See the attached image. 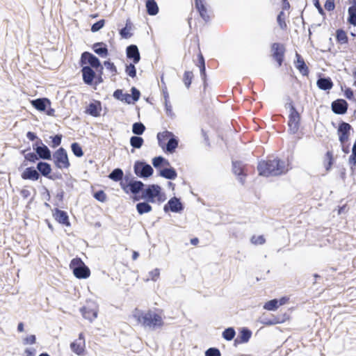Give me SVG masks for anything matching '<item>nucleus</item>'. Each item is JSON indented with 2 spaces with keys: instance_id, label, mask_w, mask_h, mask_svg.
<instances>
[{
  "instance_id": "1",
  "label": "nucleus",
  "mask_w": 356,
  "mask_h": 356,
  "mask_svg": "<svg viewBox=\"0 0 356 356\" xmlns=\"http://www.w3.org/2000/svg\"><path fill=\"white\" fill-rule=\"evenodd\" d=\"M257 169L258 175L264 177L280 176L285 175L288 171L284 161L278 157L259 161Z\"/></svg>"
},
{
  "instance_id": "2",
  "label": "nucleus",
  "mask_w": 356,
  "mask_h": 356,
  "mask_svg": "<svg viewBox=\"0 0 356 356\" xmlns=\"http://www.w3.org/2000/svg\"><path fill=\"white\" fill-rule=\"evenodd\" d=\"M90 51H83L81 54L79 60V65L81 67V73L82 80L84 84L97 89V86L100 84L97 76L92 63L90 61Z\"/></svg>"
},
{
  "instance_id": "3",
  "label": "nucleus",
  "mask_w": 356,
  "mask_h": 356,
  "mask_svg": "<svg viewBox=\"0 0 356 356\" xmlns=\"http://www.w3.org/2000/svg\"><path fill=\"white\" fill-rule=\"evenodd\" d=\"M132 316L137 321L138 324L152 330L161 328L164 324L162 317L151 309L145 312L136 308L133 311Z\"/></svg>"
},
{
  "instance_id": "4",
  "label": "nucleus",
  "mask_w": 356,
  "mask_h": 356,
  "mask_svg": "<svg viewBox=\"0 0 356 356\" xmlns=\"http://www.w3.org/2000/svg\"><path fill=\"white\" fill-rule=\"evenodd\" d=\"M156 138L159 146L167 154H173L179 146V138L170 131L159 132Z\"/></svg>"
},
{
  "instance_id": "5",
  "label": "nucleus",
  "mask_w": 356,
  "mask_h": 356,
  "mask_svg": "<svg viewBox=\"0 0 356 356\" xmlns=\"http://www.w3.org/2000/svg\"><path fill=\"white\" fill-rule=\"evenodd\" d=\"M33 152H29V154L26 159L33 161L35 163L38 161H51L52 152L47 145L43 143L42 140L32 144Z\"/></svg>"
},
{
  "instance_id": "6",
  "label": "nucleus",
  "mask_w": 356,
  "mask_h": 356,
  "mask_svg": "<svg viewBox=\"0 0 356 356\" xmlns=\"http://www.w3.org/2000/svg\"><path fill=\"white\" fill-rule=\"evenodd\" d=\"M74 276L79 280H86L90 276V269L79 257L73 258L69 265Z\"/></svg>"
},
{
  "instance_id": "7",
  "label": "nucleus",
  "mask_w": 356,
  "mask_h": 356,
  "mask_svg": "<svg viewBox=\"0 0 356 356\" xmlns=\"http://www.w3.org/2000/svg\"><path fill=\"white\" fill-rule=\"evenodd\" d=\"M131 93L124 92L123 89H116L113 93V97L116 100L122 102L127 104H135L140 98V91L136 88L132 86L130 90Z\"/></svg>"
},
{
  "instance_id": "8",
  "label": "nucleus",
  "mask_w": 356,
  "mask_h": 356,
  "mask_svg": "<svg viewBox=\"0 0 356 356\" xmlns=\"http://www.w3.org/2000/svg\"><path fill=\"white\" fill-rule=\"evenodd\" d=\"M51 160L58 169H68L71 164L67 150L63 147H59L52 153Z\"/></svg>"
},
{
  "instance_id": "9",
  "label": "nucleus",
  "mask_w": 356,
  "mask_h": 356,
  "mask_svg": "<svg viewBox=\"0 0 356 356\" xmlns=\"http://www.w3.org/2000/svg\"><path fill=\"white\" fill-rule=\"evenodd\" d=\"M134 172L136 177L146 180L153 175L154 169L145 160H136L134 163Z\"/></svg>"
},
{
  "instance_id": "10",
  "label": "nucleus",
  "mask_w": 356,
  "mask_h": 356,
  "mask_svg": "<svg viewBox=\"0 0 356 356\" xmlns=\"http://www.w3.org/2000/svg\"><path fill=\"white\" fill-rule=\"evenodd\" d=\"M31 106L37 111L49 116H54L55 109L51 108V102L47 97H39L31 101Z\"/></svg>"
},
{
  "instance_id": "11",
  "label": "nucleus",
  "mask_w": 356,
  "mask_h": 356,
  "mask_svg": "<svg viewBox=\"0 0 356 356\" xmlns=\"http://www.w3.org/2000/svg\"><path fill=\"white\" fill-rule=\"evenodd\" d=\"M291 109H289V120L287 122L288 131L290 134L298 133L301 124V115L296 107L292 105Z\"/></svg>"
},
{
  "instance_id": "12",
  "label": "nucleus",
  "mask_w": 356,
  "mask_h": 356,
  "mask_svg": "<svg viewBox=\"0 0 356 356\" xmlns=\"http://www.w3.org/2000/svg\"><path fill=\"white\" fill-rule=\"evenodd\" d=\"M290 315L286 313L279 314L277 315L270 314L269 317L264 314L258 319V322L266 326H271L277 324H282L289 320Z\"/></svg>"
},
{
  "instance_id": "13",
  "label": "nucleus",
  "mask_w": 356,
  "mask_h": 356,
  "mask_svg": "<svg viewBox=\"0 0 356 356\" xmlns=\"http://www.w3.org/2000/svg\"><path fill=\"white\" fill-rule=\"evenodd\" d=\"M184 209L185 205L184 202H182L181 197H178L175 195L170 197L163 206V211L165 213L169 212L181 213Z\"/></svg>"
},
{
  "instance_id": "14",
  "label": "nucleus",
  "mask_w": 356,
  "mask_h": 356,
  "mask_svg": "<svg viewBox=\"0 0 356 356\" xmlns=\"http://www.w3.org/2000/svg\"><path fill=\"white\" fill-rule=\"evenodd\" d=\"M270 52L273 59L281 67L284 61L286 48L281 42H273L270 44Z\"/></svg>"
},
{
  "instance_id": "15",
  "label": "nucleus",
  "mask_w": 356,
  "mask_h": 356,
  "mask_svg": "<svg viewBox=\"0 0 356 356\" xmlns=\"http://www.w3.org/2000/svg\"><path fill=\"white\" fill-rule=\"evenodd\" d=\"M351 132H354L352 126L349 123L341 120L337 127V135L340 143L348 142Z\"/></svg>"
},
{
  "instance_id": "16",
  "label": "nucleus",
  "mask_w": 356,
  "mask_h": 356,
  "mask_svg": "<svg viewBox=\"0 0 356 356\" xmlns=\"http://www.w3.org/2000/svg\"><path fill=\"white\" fill-rule=\"evenodd\" d=\"M233 174L236 177L239 183L243 186L245 183V179L248 176L245 165L241 161H232Z\"/></svg>"
},
{
  "instance_id": "17",
  "label": "nucleus",
  "mask_w": 356,
  "mask_h": 356,
  "mask_svg": "<svg viewBox=\"0 0 356 356\" xmlns=\"http://www.w3.org/2000/svg\"><path fill=\"white\" fill-rule=\"evenodd\" d=\"M90 305L88 303V305L83 306L80 308L79 311L82 316L88 320L90 322H92L98 316V306L94 302H90Z\"/></svg>"
},
{
  "instance_id": "18",
  "label": "nucleus",
  "mask_w": 356,
  "mask_h": 356,
  "mask_svg": "<svg viewBox=\"0 0 356 356\" xmlns=\"http://www.w3.org/2000/svg\"><path fill=\"white\" fill-rule=\"evenodd\" d=\"M252 335V330L248 327L238 328L237 337L234 340V346L237 347L239 344L249 342Z\"/></svg>"
},
{
  "instance_id": "19",
  "label": "nucleus",
  "mask_w": 356,
  "mask_h": 356,
  "mask_svg": "<svg viewBox=\"0 0 356 356\" xmlns=\"http://www.w3.org/2000/svg\"><path fill=\"white\" fill-rule=\"evenodd\" d=\"M348 106L346 100L339 98L331 103V110L336 115H343L347 113Z\"/></svg>"
},
{
  "instance_id": "20",
  "label": "nucleus",
  "mask_w": 356,
  "mask_h": 356,
  "mask_svg": "<svg viewBox=\"0 0 356 356\" xmlns=\"http://www.w3.org/2000/svg\"><path fill=\"white\" fill-rule=\"evenodd\" d=\"M145 186L146 184H145L142 181L137 179L126 186H124L122 189L126 194L135 195L142 193Z\"/></svg>"
},
{
  "instance_id": "21",
  "label": "nucleus",
  "mask_w": 356,
  "mask_h": 356,
  "mask_svg": "<svg viewBox=\"0 0 356 356\" xmlns=\"http://www.w3.org/2000/svg\"><path fill=\"white\" fill-rule=\"evenodd\" d=\"M52 216L55 220L65 227H70L71 222L70 221L69 215L67 211L61 210L56 207L52 210Z\"/></svg>"
},
{
  "instance_id": "22",
  "label": "nucleus",
  "mask_w": 356,
  "mask_h": 356,
  "mask_svg": "<svg viewBox=\"0 0 356 356\" xmlns=\"http://www.w3.org/2000/svg\"><path fill=\"white\" fill-rule=\"evenodd\" d=\"M316 86L321 90L329 91L332 88L334 83L330 76L319 72L317 74Z\"/></svg>"
},
{
  "instance_id": "23",
  "label": "nucleus",
  "mask_w": 356,
  "mask_h": 356,
  "mask_svg": "<svg viewBox=\"0 0 356 356\" xmlns=\"http://www.w3.org/2000/svg\"><path fill=\"white\" fill-rule=\"evenodd\" d=\"M102 111V102L99 100L92 99L85 108L84 113L94 118L101 115Z\"/></svg>"
},
{
  "instance_id": "24",
  "label": "nucleus",
  "mask_w": 356,
  "mask_h": 356,
  "mask_svg": "<svg viewBox=\"0 0 356 356\" xmlns=\"http://www.w3.org/2000/svg\"><path fill=\"white\" fill-rule=\"evenodd\" d=\"M159 186L160 185L156 184L146 185L143 189V200H149L151 203H155L156 195Z\"/></svg>"
},
{
  "instance_id": "25",
  "label": "nucleus",
  "mask_w": 356,
  "mask_h": 356,
  "mask_svg": "<svg viewBox=\"0 0 356 356\" xmlns=\"http://www.w3.org/2000/svg\"><path fill=\"white\" fill-rule=\"evenodd\" d=\"M90 56L91 58L90 61L92 63L95 72H97L96 74L98 79V81L102 83L104 82L103 74L104 66L103 63H102L99 58L91 52H90Z\"/></svg>"
},
{
  "instance_id": "26",
  "label": "nucleus",
  "mask_w": 356,
  "mask_h": 356,
  "mask_svg": "<svg viewBox=\"0 0 356 356\" xmlns=\"http://www.w3.org/2000/svg\"><path fill=\"white\" fill-rule=\"evenodd\" d=\"M91 49L100 58H106L109 56L108 45L104 42H96L91 45Z\"/></svg>"
},
{
  "instance_id": "27",
  "label": "nucleus",
  "mask_w": 356,
  "mask_h": 356,
  "mask_svg": "<svg viewBox=\"0 0 356 356\" xmlns=\"http://www.w3.org/2000/svg\"><path fill=\"white\" fill-rule=\"evenodd\" d=\"M126 56L134 63H138L140 60V54L138 46L134 44L128 45L126 48Z\"/></svg>"
},
{
  "instance_id": "28",
  "label": "nucleus",
  "mask_w": 356,
  "mask_h": 356,
  "mask_svg": "<svg viewBox=\"0 0 356 356\" xmlns=\"http://www.w3.org/2000/svg\"><path fill=\"white\" fill-rule=\"evenodd\" d=\"M294 66L303 76H307L309 75V69L307 65L302 56L298 52H296V60H294Z\"/></svg>"
},
{
  "instance_id": "29",
  "label": "nucleus",
  "mask_w": 356,
  "mask_h": 356,
  "mask_svg": "<svg viewBox=\"0 0 356 356\" xmlns=\"http://www.w3.org/2000/svg\"><path fill=\"white\" fill-rule=\"evenodd\" d=\"M21 178L23 180L38 181L40 179V174L38 172L36 166L26 168L21 173Z\"/></svg>"
},
{
  "instance_id": "30",
  "label": "nucleus",
  "mask_w": 356,
  "mask_h": 356,
  "mask_svg": "<svg viewBox=\"0 0 356 356\" xmlns=\"http://www.w3.org/2000/svg\"><path fill=\"white\" fill-rule=\"evenodd\" d=\"M36 168L38 172L40 174V178L44 177L47 179L50 176L51 172H52L51 164L45 161H38Z\"/></svg>"
},
{
  "instance_id": "31",
  "label": "nucleus",
  "mask_w": 356,
  "mask_h": 356,
  "mask_svg": "<svg viewBox=\"0 0 356 356\" xmlns=\"http://www.w3.org/2000/svg\"><path fill=\"white\" fill-rule=\"evenodd\" d=\"M204 1L205 0H195V6L200 17L207 23L210 21V17L207 13V8Z\"/></svg>"
},
{
  "instance_id": "32",
  "label": "nucleus",
  "mask_w": 356,
  "mask_h": 356,
  "mask_svg": "<svg viewBox=\"0 0 356 356\" xmlns=\"http://www.w3.org/2000/svg\"><path fill=\"white\" fill-rule=\"evenodd\" d=\"M134 28V24L130 18H127L125 22V25L119 29V35L122 39H129L134 35L131 30Z\"/></svg>"
},
{
  "instance_id": "33",
  "label": "nucleus",
  "mask_w": 356,
  "mask_h": 356,
  "mask_svg": "<svg viewBox=\"0 0 356 356\" xmlns=\"http://www.w3.org/2000/svg\"><path fill=\"white\" fill-rule=\"evenodd\" d=\"M157 176L168 180H175L177 177V172L175 168L170 166V168H165L162 170H159Z\"/></svg>"
},
{
  "instance_id": "34",
  "label": "nucleus",
  "mask_w": 356,
  "mask_h": 356,
  "mask_svg": "<svg viewBox=\"0 0 356 356\" xmlns=\"http://www.w3.org/2000/svg\"><path fill=\"white\" fill-rule=\"evenodd\" d=\"M151 202L147 200H143V202H138L136 205V209L140 216L149 213L152 211V207L150 204Z\"/></svg>"
},
{
  "instance_id": "35",
  "label": "nucleus",
  "mask_w": 356,
  "mask_h": 356,
  "mask_svg": "<svg viewBox=\"0 0 356 356\" xmlns=\"http://www.w3.org/2000/svg\"><path fill=\"white\" fill-rule=\"evenodd\" d=\"M334 162L335 159L334 157L333 152L331 150H327L325 152L323 159V166L326 172H329L331 170Z\"/></svg>"
},
{
  "instance_id": "36",
  "label": "nucleus",
  "mask_w": 356,
  "mask_h": 356,
  "mask_svg": "<svg viewBox=\"0 0 356 356\" xmlns=\"http://www.w3.org/2000/svg\"><path fill=\"white\" fill-rule=\"evenodd\" d=\"M70 349L76 355H83L85 352V341L74 340L70 343Z\"/></svg>"
},
{
  "instance_id": "37",
  "label": "nucleus",
  "mask_w": 356,
  "mask_h": 356,
  "mask_svg": "<svg viewBox=\"0 0 356 356\" xmlns=\"http://www.w3.org/2000/svg\"><path fill=\"white\" fill-rule=\"evenodd\" d=\"M146 13L150 16H155L159 12L158 4L155 0H146Z\"/></svg>"
},
{
  "instance_id": "38",
  "label": "nucleus",
  "mask_w": 356,
  "mask_h": 356,
  "mask_svg": "<svg viewBox=\"0 0 356 356\" xmlns=\"http://www.w3.org/2000/svg\"><path fill=\"white\" fill-rule=\"evenodd\" d=\"M336 42L339 44H348L349 38L346 31L340 28L336 30L335 32Z\"/></svg>"
},
{
  "instance_id": "39",
  "label": "nucleus",
  "mask_w": 356,
  "mask_h": 356,
  "mask_svg": "<svg viewBox=\"0 0 356 356\" xmlns=\"http://www.w3.org/2000/svg\"><path fill=\"white\" fill-rule=\"evenodd\" d=\"M144 139L140 136H132L130 137L129 143L132 147L131 153L134 152L135 149H140L144 144Z\"/></svg>"
},
{
  "instance_id": "40",
  "label": "nucleus",
  "mask_w": 356,
  "mask_h": 356,
  "mask_svg": "<svg viewBox=\"0 0 356 356\" xmlns=\"http://www.w3.org/2000/svg\"><path fill=\"white\" fill-rule=\"evenodd\" d=\"M124 172L120 168H114L108 175V178L115 182L121 183Z\"/></svg>"
},
{
  "instance_id": "41",
  "label": "nucleus",
  "mask_w": 356,
  "mask_h": 356,
  "mask_svg": "<svg viewBox=\"0 0 356 356\" xmlns=\"http://www.w3.org/2000/svg\"><path fill=\"white\" fill-rule=\"evenodd\" d=\"M146 127L141 122H136L132 124L131 131L134 136H141L145 131Z\"/></svg>"
},
{
  "instance_id": "42",
  "label": "nucleus",
  "mask_w": 356,
  "mask_h": 356,
  "mask_svg": "<svg viewBox=\"0 0 356 356\" xmlns=\"http://www.w3.org/2000/svg\"><path fill=\"white\" fill-rule=\"evenodd\" d=\"M70 148L72 152L76 157L81 158L84 155L83 147L78 142L72 143L70 145Z\"/></svg>"
},
{
  "instance_id": "43",
  "label": "nucleus",
  "mask_w": 356,
  "mask_h": 356,
  "mask_svg": "<svg viewBox=\"0 0 356 356\" xmlns=\"http://www.w3.org/2000/svg\"><path fill=\"white\" fill-rule=\"evenodd\" d=\"M236 334V333L234 327H228L223 330L222 333V337L225 340L230 341L233 339L234 340Z\"/></svg>"
},
{
  "instance_id": "44",
  "label": "nucleus",
  "mask_w": 356,
  "mask_h": 356,
  "mask_svg": "<svg viewBox=\"0 0 356 356\" xmlns=\"http://www.w3.org/2000/svg\"><path fill=\"white\" fill-rule=\"evenodd\" d=\"M63 135L61 134H57L55 135H52L49 136V139L51 142L49 143V146L51 148H56L59 147L62 143Z\"/></svg>"
},
{
  "instance_id": "45",
  "label": "nucleus",
  "mask_w": 356,
  "mask_h": 356,
  "mask_svg": "<svg viewBox=\"0 0 356 356\" xmlns=\"http://www.w3.org/2000/svg\"><path fill=\"white\" fill-rule=\"evenodd\" d=\"M279 308L276 298L271 299L264 302L263 309L267 311L275 312Z\"/></svg>"
},
{
  "instance_id": "46",
  "label": "nucleus",
  "mask_w": 356,
  "mask_h": 356,
  "mask_svg": "<svg viewBox=\"0 0 356 356\" xmlns=\"http://www.w3.org/2000/svg\"><path fill=\"white\" fill-rule=\"evenodd\" d=\"M137 63H134V62H131L129 64L125 65V73L127 76L135 78L137 74V70L136 68V65Z\"/></svg>"
},
{
  "instance_id": "47",
  "label": "nucleus",
  "mask_w": 356,
  "mask_h": 356,
  "mask_svg": "<svg viewBox=\"0 0 356 356\" xmlns=\"http://www.w3.org/2000/svg\"><path fill=\"white\" fill-rule=\"evenodd\" d=\"M194 75L192 71H185L183 75V82L186 88L191 86Z\"/></svg>"
},
{
  "instance_id": "48",
  "label": "nucleus",
  "mask_w": 356,
  "mask_h": 356,
  "mask_svg": "<svg viewBox=\"0 0 356 356\" xmlns=\"http://www.w3.org/2000/svg\"><path fill=\"white\" fill-rule=\"evenodd\" d=\"M92 197L99 202L104 203L107 200V195L104 192V190H97L96 191H93Z\"/></svg>"
},
{
  "instance_id": "49",
  "label": "nucleus",
  "mask_w": 356,
  "mask_h": 356,
  "mask_svg": "<svg viewBox=\"0 0 356 356\" xmlns=\"http://www.w3.org/2000/svg\"><path fill=\"white\" fill-rule=\"evenodd\" d=\"M136 180H137L136 178L135 177H134L129 171L126 172V174L125 175L124 174V176L122 177V181L120 183L121 188H122V187H124V186H126V185L129 184V183H131Z\"/></svg>"
},
{
  "instance_id": "50",
  "label": "nucleus",
  "mask_w": 356,
  "mask_h": 356,
  "mask_svg": "<svg viewBox=\"0 0 356 356\" xmlns=\"http://www.w3.org/2000/svg\"><path fill=\"white\" fill-rule=\"evenodd\" d=\"M277 22L281 29L285 30L287 28V25L285 20V14L283 10H281L277 15Z\"/></svg>"
},
{
  "instance_id": "51",
  "label": "nucleus",
  "mask_w": 356,
  "mask_h": 356,
  "mask_svg": "<svg viewBox=\"0 0 356 356\" xmlns=\"http://www.w3.org/2000/svg\"><path fill=\"white\" fill-rule=\"evenodd\" d=\"M341 90L343 92V95L346 99H348L350 101L356 102V99L354 95V92L352 88L349 87H346V86L344 88L343 86L341 87Z\"/></svg>"
},
{
  "instance_id": "52",
  "label": "nucleus",
  "mask_w": 356,
  "mask_h": 356,
  "mask_svg": "<svg viewBox=\"0 0 356 356\" xmlns=\"http://www.w3.org/2000/svg\"><path fill=\"white\" fill-rule=\"evenodd\" d=\"M103 65L107 70L113 74V75H116L118 74V70L115 65L110 59L104 60L103 62Z\"/></svg>"
},
{
  "instance_id": "53",
  "label": "nucleus",
  "mask_w": 356,
  "mask_h": 356,
  "mask_svg": "<svg viewBox=\"0 0 356 356\" xmlns=\"http://www.w3.org/2000/svg\"><path fill=\"white\" fill-rule=\"evenodd\" d=\"M161 161V155L154 156L152 159V168H154L156 170L157 174L159 173V170H162L163 169V168H162Z\"/></svg>"
},
{
  "instance_id": "54",
  "label": "nucleus",
  "mask_w": 356,
  "mask_h": 356,
  "mask_svg": "<svg viewBox=\"0 0 356 356\" xmlns=\"http://www.w3.org/2000/svg\"><path fill=\"white\" fill-rule=\"evenodd\" d=\"M105 24L106 20L104 19H101L91 25L90 31L92 33H97L105 26Z\"/></svg>"
},
{
  "instance_id": "55",
  "label": "nucleus",
  "mask_w": 356,
  "mask_h": 356,
  "mask_svg": "<svg viewBox=\"0 0 356 356\" xmlns=\"http://www.w3.org/2000/svg\"><path fill=\"white\" fill-rule=\"evenodd\" d=\"M348 163L351 168L356 165V138L352 147V153L348 158Z\"/></svg>"
},
{
  "instance_id": "56",
  "label": "nucleus",
  "mask_w": 356,
  "mask_h": 356,
  "mask_svg": "<svg viewBox=\"0 0 356 356\" xmlns=\"http://www.w3.org/2000/svg\"><path fill=\"white\" fill-rule=\"evenodd\" d=\"M250 241L254 245H263L266 242V238L264 235H253L250 238Z\"/></svg>"
},
{
  "instance_id": "57",
  "label": "nucleus",
  "mask_w": 356,
  "mask_h": 356,
  "mask_svg": "<svg viewBox=\"0 0 356 356\" xmlns=\"http://www.w3.org/2000/svg\"><path fill=\"white\" fill-rule=\"evenodd\" d=\"M347 22L356 27V10L348 11Z\"/></svg>"
},
{
  "instance_id": "58",
  "label": "nucleus",
  "mask_w": 356,
  "mask_h": 356,
  "mask_svg": "<svg viewBox=\"0 0 356 356\" xmlns=\"http://www.w3.org/2000/svg\"><path fill=\"white\" fill-rule=\"evenodd\" d=\"M205 356H221V353L219 348L216 347H211L209 348L205 352H204Z\"/></svg>"
},
{
  "instance_id": "59",
  "label": "nucleus",
  "mask_w": 356,
  "mask_h": 356,
  "mask_svg": "<svg viewBox=\"0 0 356 356\" xmlns=\"http://www.w3.org/2000/svg\"><path fill=\"white\" fill-rule=\"evenodd\" d=\"M156 198L159 204L163 203L167 199L166 195L165 192L163 191L161 186H159L158 192L156 195Z\"/></svg>"
},
{
  "instance_id": "60",
  "label": "nucleus",
  "mask_w": 356,
  "mask_h": 356,
  "mask_svg": "<svg viewBox=\"0 0 356 356\" xmlns=\"http://www.w3.org/2000/svg\"><path fill=\"white\" fill-rule=\"evenodd\" d=\"M36 336L35 334H30L22 339V343L24 345H33L36 343Z\"/></svg>"
},
{
  "instance_id": "61",
  "label": "nucleus",
  "mask_w": 356,
  "mask_h": 356,
  "mask_svg": "<svg viewBox=\"0 0 356 356\" xmlns=\"http://www.w3.org/2000/svg\"><path fill=\"white\" fill-rule=\"evenodd\" d=\"M76 182V179L70 176L65 182V187L67 192L70 193L74 188V183Z\"/></svg>"
},
{
  "instance_id": "62",
  "label": "nucleus",
  "mask_w": 356,
  "mask_h": 356,
  "mask_svg": "<svg viewBox=\"0 0 356 356\" xmlns=\"http://www.w3.org/2000/svg\"><path fill=\"white\" fill-rule=\"evenodd\" d=\"M26 136L30 141H34V143H38V141L40 142V140H42V139L38 136L36 133L31 131H27Z\"/></svg>"
},
{
  "instance_id": "63",
  "label": "nucleus",
  "mask_w": 356,
  "mask_h": 356,
  "mask_svg": "<svg viewBox=\"0 0 356 356\" xmlns=\"http://www.w3.org/2000/svg\"><path fill=\"white\" fill-rule=\"evenodd\" d=\"M164 105H165V111L166 115L168 117H170L171 119L175 118V114L172 111V105L170 104V103L166 102V103H164Z\"/></svg>"
},
{
  "instance_id": "64",
  "label": "nucleus",
  "mask_w": 356,
  "mask_h": 356,
  "mask_svg": "<svg viewBox=\"0 0 356 356\" xmlns=\"http://www.w3.org/2000/svg\"><path fill=\"white\" fill-rule=\"evenodd\" d=\"M324 8L327 11H333L335 9L334 0H325Z\"/></svg>"
}]
</instances>
